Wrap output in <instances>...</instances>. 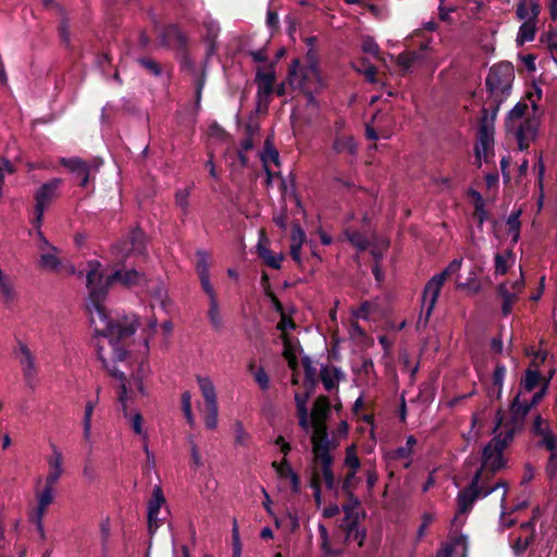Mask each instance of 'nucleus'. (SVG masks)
I'll return each mask as SVG.
<instances>
[{"label":"nucleus","mask_w":557,"mask_h":557,"mask_svg":"<svg viewBox=\"0 0 557 557\" xmlns=\"http://www.w3.org/2000/svg\"><path fill=\"white\" fill-rule=\"evenodd\" d=\"M528 108L527 102L519 101L505 119L506 133L515 137L521 151L528 150L531 143L535 141L539 135L540 122L535 116H527L521 120Z\"/></svg>","instance_id":"obj_1"},{"label":"nucleus","mask_w":557,"mask_h":557,"mask_svg":"<svg viewBox=\"0 0 557 557\" xmlns=\"http://www.w3.org/2000/svg\"><path fill=\"white\" fill-rule=\"evenodd\" d=\"M533 407L527 399H522L521 393H515L508 406L509 419L504 422L505 416L502 408L496 412V429L504 425L505 431L503 434L507 435L508 440H513L516 434L523 431L525 426L527 417Z\"/></svg>","instance_id":"obj_2"},{"label":"nucleus","mask_w":557,"mask_h":557,"mask_svg":"<svg viewBox=\"0 0 557 557\" xmlns=\"http://www.w3.org/2000/svg\"><path fill=\"white\" fill-rule=\"evenodd\" d=\"M99 265L100 263L96 262V265L87 272L86 286L89 289V304L87 308L90 312L95 310L99 320L106 324L107 322H113L109 319L103 306L108 292L113 284H109V276L103 277L99 271Z\"/></svg>","instance_id":"obj_3"},{"label":"nucleus","mask_w":557,"mask_h":557,"mask_svg":"<svg viewBox=\"0 0 557 557\" xmlns=\"http://www.w3.org/2000/svg\"><path fill=\"white\" fill-rule=\"evenodd\" d=\"M148 237L144 230L137 225L132 227L124 236H122L111 247L114 260L119 264L126 263L131 256L144 257L148 256Z\"/></svg>","instance_id":"obj_4"},{"label":"nucleus","mask_w":557,"mask_h":557,"mask_svg":"<svg viewBox=\"0 0 557 557\" xmlns=\"http://www.w3.org/2000/svg\"><path fill=\"white\" fill-rule=\"evenodd\" d=\"M97 334L109 339L113 347V361H124L128 351L124 344L133 337L136 332L134 322H107L101 330L96 327Z\"/></svg>","instance_id":"obj_5"},{"label":"nucleus","mask_w":557,"mask_h":557,"mask_svg":"<svg viewBox=\"0 0 557 557\" xmlns=\"http://www.w3.org/2000/svg\"><path fill=\"white\" fill-rule=\"evenodd\" d=\"M513 440H508L507 435L499 433L495 435L483 448L481 467L476 471L487 472L494 475L496 472L505 468L506 460L504 450Z\"/></svg>","instance_id":"obj_6"},{"label":"nucleus","mask_w":557,"mask_h":557,"mask_svg":"<svg viewBox=\"0 0 557 557\" xmlns=\"http://www.w3.org/2000/svg\"><path fill=\"white\" fill-rule=\"evenodd\" d=\"M515 79L513 65L510 62L494 64L485 78L486 90L490 95L509 97Z\"/></svg>","instance_id":"obj_7"},{"label":"nucleus","mask_w":557,"mask_h":557,"mask_svg":"<svg viewBox=\"0 0 557 557\" xmlns=\"http://www.w3.org/2000/svg\"><path fill=\"white\" fill-rule=\"evenodd\" d=\"M488 110L483 107L482 108V116L479 122L478 129V144L474 146V154L475 160L478 162V166H481V159L484 158L485 162L490 161V157L494 156L493 152V144H494V123L492 120H487Z\"/></svg>","instance_id":"obj_8"},{"label":"nucleus","mask_w":557,"mask_h":557,"mask_svg":"<svg viewBox=\"0 0 557 557\" xmlns=\"http://www.w3.org/2000/svg\"><path fill=\"white\" fill-rule=\"evenodd\" d=\"M449 278L444 271L435 274L424 286L422 297V311L418 320V327L425 326L432 315L433 309L437 302L443 285Z\"/></svg>","instance_id":"obj_9"},{"label":"nucleus","mask_w":557,"mask_h":557,"mask_svg":"<svg viewBox=\"0 0 557 557\" xmlns=\"http://www.w3.org/2000/svg\"><path fill=\"white\" fill-rule=\"evenodd\" d=\"M61 183L62 180L53 178L42 184L35 193V216L32 221L35 228L41 227L45 210L58 198Z\"/></svg>","instance_id":"obj_10"},{"label":"nucleus","mask_w":557,"mask_h":557,"mask_svg":"<svg viewBox=\"0 0 557 557\" xmlns=\"http://www.w3.org/2000/svg\"><path fill=\"white\" fill-rule=\"evenodd\" d=\"M298 65L299 59H293L288 66V82L292 86L299 88L301 92L305 95L307 107L318 108L319 103L314 96V92H317L321 88V79L319 78V83H317L314 82V79H302L298 77Z\"/></svg>","instance_id":"obj_11"},{"label":"nucleus","mask_w":557,"mask_h":557,"mask_svg":"<svg viewBox=\"0 0 557 557\" xmlns=\"http://www.w3.org/2000/svg\"><path fill=\"white\" fill-rule=\"evenodd\" d=\"M147 278L144 272L136 270L135 268L127 269L126 263L119 264L114 260L113 272L109 275V284H120L125 288L145 286Z\"/></svg>","instance_id":"obj_12"},{"label":"nucleus","mask_w":557,"mask_h":557,"mask_svg":"<svg viewBox=\"0 0 557 557\" xmlns=\"http://www.w3.org/2000/svg\"><path fill=\"white\" fill-rule=\"evenodd\" d=\"M312 426L313 433L311 435V443L313 457L333 456L332 450L337 448L338 442L330 437L326 422L318 421V423L312 424Z\"/></svg>","instance_id":"obj_13"},{"label":"nucleus","mask_w":557,"mask_h":557,"mask_svg":"<svg viewBox=\"0 0 557 557\" xmlns=\"http://www.w3.org/2000/svg\"><path fill=\"white\" fill-rule=\"evenodd\" d=\"M530 433L539 437L535 446L545 450H554L557 447V435L550 428L549 421L537 413L531 423Z\"/></svg>","instance_id":"obj_14"},{"label":"nucleus","mask_w":557,"mask_h":557,"mask_svg":"<svg viewBox=\"0 0 557 557\" xmlns=\"http://www.w3.org/2000/svg\"><path fill=\"white\" fill-rule=\"evenodd\" d=\"M60 165L72 173L78 183V186L85 188L88 185L92 172H97L99 165L90 164L79 157L61 158Z\"/></svg>","instance_id":"obj_15"},{"label":"nucleus","mask_w":557,"mask_h":557,"mask_svg":"<svg viewBox=\"0 0 557 557\" xmlns=\"http://www.w3.org/2000/svg\"><path fill=\"white\" fill-rule=\"evenodd\" d=\"M482 480V471H476L468 486L457 495L458 513L466 515L471 511L476 499L480 498L478 482Z\"/></svg>","instance_id":"obj_16"},{"label":"nucleus","mask_w":557,"mask_h":557,"mask_svg":"<svg viewBox=\"0 0 557 557\" xmlns=\"http://www.w3.org/2000/svg\"><path fill=\"white\" fill-rule=\"evenodd\" d=\"M530 9L531 16L520 25L518 30L516 39L518 46H522L525 42L533 41L535 38L536 23L539 20V15L541 13V5L536 0H534L531 1Z\"/></svg>","instance_id":"obj_17"},{"label":"nucleus","mask_w":557,"mask_h":557,"mask_svg":"<svg viewBox=\"0 0 557 557\" xmlns=\"http://www.w3.org/2000/svg\"><path fill=\"white\" fill-rule=\"evenodd\" d=\"M160 39L161 46L173 48L176 51L185 50L189 44L187 35L176 24L165 26L161 32Z\"/></svg>","instance_id":"obj_18"},{"label":"nucleus","mask_w":557,"mask_h":557,"mask_svg":"<svg viewBox=\"0 0 557 557\" xmlns=\"http://www.w3.org/2000/svg\"><path fill=\"white\" fill-rule=\"evenodd\" d=\"M313 458L315 468L318 469L322 481H324L326 490L337 493L338 483L336 482L333 471L334 456H317Z\"/></svg>","instance_id":"obj_19"},{"label":"nucleus","mask_w":557,"mask_h":557,"mask_svg":"<svg viewBox=\"0 0 557 557\" xmlns=\"http://www.w3.org/2000/svg\"><path fill=\"white\" fill-rule=\"evenodd\" d=\"M298 77L302 79H314L319 83L320 74L318 70V53L314 48H309L306 54V64L298 65Z\"/></svg>","instance_id":"obj_20"},{"label":"nucleus","mask_w":557,"mask_h":557,"mask_svg":"<svg viewBox=\"0 0 557 557\" xmlns=\"http://www.w3.org/2000/svg\"><path fill=\"white\" fill-rule=\"evenodd\" d=\"M491 476L492 475H490L488 473H485V474L482 473V480L480 482H478V490L480 492V498H484V497L488 496L490 494H492L493 492H495L497 488L503 487L505 491L502 496L500 506L503 509L502 516H504L506 513L505 509H506V496H507L508 483L505 480H499L494 485H490L488 481H490Z\"/></svg>","instance_id":"obj_21"},{"label":"nucleus","mask_w":557,"mask_h":557,"mask_svg":"<svg viewBox=\"0 0 557 557\" xmlns=\"http://www.w3.org/2000/svg\"><path fill=\"white\" fill-rule=\"evenodd\" d=\"M99 359L102 362L103 368L109 372V374L115 379H117L120 384V392L117 400L122 405V410L125 417H128L126 400H127V387H126V375L124 372L120 371L116 367H110L107 359H104L102 356H99Z\"/></svg>","instance_id":"obj_22"},{"label":"nucleus","mask_w":557,"mask_h":557,"mask_svg":"<svg viewBox=\"0 0 557 557\" xmlns=\"http://www.w3.org/2000/svg\"><path fill=\"white\" fill-rule=\"evenodd\" d=\"M543 384V375L537 369H532L528 367L520 379L519 388L516 393H532L537 386H542Z\"/></svg>","instance_id":"obj_23"},{"label":"nucleus","mask_w":557,"mask_h":557,"mask_svg":"<svg viewBox=\"0 0 557 557\" xmlns=\"http://www.w3.org/2000/svg\"><path fill=\"white\" fill-rule=\"evenodd\" d=\"M468 196L472 199L473 202V218L478 221L479 227H482L484 222L488 220V212L485 209V201L482 195L473 188H469Z\"/></svg>","instance_id":"obj_24"},{"label":"nucleus","mask_w":557,"mask_h":557,"mask_svg":"<svg viewBox=\"0 0 557 557\" xmlns=\"http://www.w3.org/2000/svg\"><path fill=\"white\" fill-rule=\"evenodd\" d=\"M331 411V401L327 396L320 395L313 403L312 411H311V422L312 424L318 423V421H326Z\"/></svg>","instance_id":"obj_25"},{"label":"nucleus","mask_w":557,"mask_h":557,"mask_svg":"<svg viewBox=\"0 0 557 557\" xmlns=\"http://www.w3.org/2000/svg\"><path fill=\"white\" fill-rule=\"evenodd\" d=\"M320 377L324 388L331 392L337 388L338 381L343 377V373L336 367L323 366L320 371Z\"/></svg>","instance_id":"obj_26"},{"label":"nucleus","mask_w":557,"mask_h":557,"mask_svg":"<svg viewBox=\"0 0 557 557\" xmlns=\"http://www.w3.org/2000/svg\"><path fill=\"white\" fill-rule=\"evenodd\" d=\"M497 296L503 299L502 313L504 317L512 312V306L518 300L517 293H511L506 283H500L496 288Z\"/></svg>","instance_id":"obj_27"},{"label":"nucleus","mask_w":557,"mask_h":557,"mask_svg":"<svg viewBox=\"0 0 557 557\" xmlns=\"http://www.w3.org/2000/svg\"><path fill=\"white\" fill-rule=\"evenodd\" d=\"M257 253L260 259L263 260V262L275 270H278L281 268V262L284 259L283 255L275 256L271 249L262 245L261 242L257 245Z\"/></svg>","instance_id":"obj_28"},{"label":"nucleus","mask_w":557,"mask_h":557,"mask_svg":"<svg viewBox=\"0 0 557 557\" xmlns=\"http://www.w3.org/2000/svg\"><path fill=\"white\" fill-rule=\"evenodd\" d=\"M344 235L346 239L359 251H364L370 246L368 237L358 230L346 228L344 231Z\"/></svg>","instance_id":"obj_29"},{"label":"nucleus","mask_w":557,"mask_h":557,"mask_svg":"<svg viewBox=\"0 0 557 557\" xmlns=\"http://www.w3.org/2000/svg\"><path fill=\"white\" fill-rule=\"evenodd\" d=\"M197 383L201 391L205 405L216 403L215 387L209 377L197 376Z\"/></svg>","instance_id":"obj_30"},{"label":"nucleus","mask_w":557,"mask_h":557,"mask_svg":"<svg viewBox=\"0 0 557 557\" xmlns=\"http://www.w3.org/2000/svg\"><path fill=\"white\" fill-rule=\"evenodd\" d=\"M208 319L214 331L221 332L223 330L224 323L220 312L218 299H212L209 301Z\"/></svg>","instance_id":"obj_31"},{"label":"nucleus","mask_w":557,"mask_h":557,"mask_svg":"<svg viewBox=\"0 0 557 557\" xmlns=\"http://www.w3.org/2000/svg\"><path fill=\"white\" fill-rule=\"evenodd\" d=\"M165 504V497L163 495V491L161 486L156 485L152 490L151 498L148 502V513L150 518L160 513V508Z\"/></svg>","instance_id":"obj_32"},{"label":"nucleus","mask_w":557,"mask_h":557,"mask_svg":"<svg viewBox=\"0 0 557 557\" xmlns=\"http://www.w3.org/2000/svg\"><path fill=\"white\" fill-rule=\"evenodd\" d=\"M54 459L49 460L50 472L46 478V484L54 485L60 479L63 469H62V455L59 451H55Z\"/></svg>","instance_id":"obj_33"},{"label":"nucleus","mask_w":557,"mask_h":557,"mask_svg":"<svg viewBox=\"0 0 557 557\" xmlns=\"http://www.w3.org/2000/svg\"><path fill=\"white\" fill-rule=\"evenodd\" d=\"M318 530H319L320 540H321L320 547H321L323 554L326 557L339 556L342 554V549L332 548L331 543H330L329 531H327L326 527L323 523H319Z\"/></svg>","instance_id":"obj_34"},{"label":"nucleus","mask_w":557,"mask_h":557,"mask_svg":"<svg viewBox=\"0 0 557 557\" xmlns=\"http://www.w3.org/2000/svg\"><path fill=\"white\" fill-rule=\"evenodd\" d=\"M421 58L420 52L406 50L397 55L396 64L403 72H408Z\"/></svg>","instance_id":"obj_35"},{"label":"nucleus","mask_w":557,"mask_h":557,"mask_svg":"<svg viewBox=\"0 0 557 557\" xmlns=\"http://www.w3.org/2000/svg\"><path fill=\"white\" fill-rule=\"evenodd\" d=\"M507 369L504 363H496L493 372V386L496 387V400H499L503 395V385L506 377Z\"/></svg>","instance_id":"obj_36"},{"label":"nucleus","mask_w":557,"mask_h":557,"mask_svg":"<svg viewBox=\"0 0 557 557\" xmlns=\"http://www.w3.org/2000/svg\"><path fill=\"white\" fill-rule=\"evenodd\" d=\"M507 99H508L507 96L490 95L488 94V97L486 100V102L488 103V108H486L488 110L487 120H492V122H495L502 103L505 102Z\"/></svg>","instance_id":"obj_37"},{"label":"nucleus","mask_w":557,"mask_h":557,"mask_svg":"<svg viewBox=\"0 0 557 557\" xmlns=\"http://www.w3.org/2000/svg\"><path fill=\"white\" fill-rule=\"evenodd\" d=\"M61 267V260L52 252H42L38 261V268L49 271H58Z\"/></svg>","instance_id":"obj_38"},{"label":"nucleus","mask_w":557,"mask_h":557,"mask_svg":"<svg viewBox=\"0 0 557 557\" xmlns=\"http://www.w3.org/2000/svg\"><path fill=\"white\" fill-rule=\"evenodd\" d=\"M360 524V515H350V517L347 519V516H344L339 528L346 533L345 535V542H348L351 540L354 531L359 527Z\"/></svg>","instance_id":"obj_39"},{"label":"nucleus","mask_w":557,"mask_h":557,"mask_svg":"<svg viewBox=\"0 0 557 557\" xmlns=\"http://www.w3.org/2000/svg\"><path fill=\"white\" fill-rule=\"evenodd\" d=\"M52 492H53V485L46 484L42 492L40 493V495L38 497V519H41L47 507L52 503V500H53Z\"/></svg>","instance_id":"obj_40"},{"label":"nucleus","mask_w":557,"mask_h":557,"mask_svg":"<svg viewBox=\"0 0 557 557\" xmlns=\"http://www.w3.org/2000/svg\"><path fill=\"white\" fill-rule=\"evenodd\" d=\"M180 63H181V70L189 73L190 75L197 74V67L189 54L188 47L185 48V50L177 51Z\"/></svg>","instance_id":"obj_41"},{"label":"nucleus","mask_w":557,"mask_h":557,"mask_svg":"<svg viewBox=\"0 0 557 557\" xmlns=\"http://www.w3.org/2000/svg\"><path fill=\"white\" fill-rule=\"evenodd\" d=\"M333 149L338 153L344 151H347L351 154L355 153L356 145L354 138L350 136L336 137L333 144Z\"/></svg>","instance_id":"obj_42"},{"label":"nucleus","mask_w":557,"mask_h":557,"mask_svg":"<svg viewBox=\"0 0 557 557\" xmlns=\"http://www.w3.org/2000/svg\"><path fill=\"white\" fill-rule=\"evenodd\" d=\"M301 364L305 372V383L317 385V369L314 368L312 360L308 356H304L301 358Z\"/></svg>","instance_id":"obj_43"},{"label":"nucleus","mask_w":557,"mask_h":557,"mask_svg":"<svg viewBox=\"0 0 557 557\" xmlns=\"http://www.w3.org/2000/svg\"><path fill=\"white\" fill-rule=\"evenodd\" d=\"M205 424L207 429L214 430L218 425V403L205 405Z\"/></svg>","instance_id":"obj_44"},{"label":"nucleus","mask_w":557,"mask_h":557,"mask_svg":"<svg viewBox=\"0 0 557 557\" xmlns=\"http://www.w3.org/2000/svg\"><path fill=\"white\" fill-rule=\"evenodd\" d=\"M137 63L150 75L160 76L162 74L161 65L153 59L140 57L137 59Z\"/></svg>","instance_id":"obj_45"},{"label":"nucleus","mask_w":557,"mask_h":557,"mask_svg":"<svg viewBox=\"0 0 557 557\" xmlns=\"http://www.w3.org/2000/svg\"><path fill=\"white\" fill-rule=\"evenodd\" d=\"M97 401L89 400L85 406L83 426H84V438L89 440L91 431V417L95 410Z\"/></svg>","instance_id":"obj_46"},{"label":"nucleus","mask_w":557,"mask_h":557,"mask_svg":"<svg viewBox=\"0 0 557 557\" xmlns=\"http://www.w3.org/2000/svg\"><path fill=\"white\" fill-rule=\"evenodd\" d=\"M534 542L533 535H528L524 539L518 536L511 544V549L516 557H521L525 550L532 545Z\"/></svg>","instance_id":"obj_47"},{"label":"nucleus","mask_w":557,"mask_h":557,"mask_svg":"<svg viewBox=\"0 0 557 557\" xmlns=\"http://www.w3.org/2000/svg\"><path fill=\"white\" fill-rule=\"evenodd\" d=\"M263 165L272 161L275 165L280 164V154L275 147L272 146L270 138L264 141V151L261 156Z\"/></svg>","instance_id":"obj_48"},{"label":"nucleus","mask_w":557,"mask_h":557,"mask_svg":"<svg viewBox=\"0 0 557 557\" xmlns=\"http://www.w3.org/2000/svg\"><path fill=\"white\" fill-rule=\"evenodd\" d=\"M347 498V502L342 506V509L347 516V519L350 517V515H360L356 511L361 505L359 498L354 493H346L344 494Z\"/></svg>","instance_id":"obj_49"},{"label":"nucleus","mask_w":557,"mask_h":557,"mask_svg":"<svg viewBox=\"0 0 557 557\" xmlns=\"http://www.w3.org/2000/svg\"><path fill=\"white\" fill-rule=\"evenodd\" d=\"M0 296L5 305L14 301L16 293L9 277L0 282Z\"/></svg>","instance_id":"obj_50"},{"label":"nucleus","mask_w":557,"mask_h":557,"mask_svg":"<svg viewBox=\"0 0 557 557\" xmlns=\"http://www.w3.org/2000/svg\"><path fill=\"white\" fill-rule=\"evenodd\" d=\"M357 483V471L348 470L341 484H338V488L342 491L343 494L354 493Z\"/></svg>","instance_id":"obj_51"},{"label":"nucleus","mask_w":557,"mask_h":557,"mask_svg":"<svg viewBox=\"0 0 557 557\" xmlns=\"http://www.w3.org/2000/svg\"><path fill=\"white\" fill-rule=\"evenodd\" d=\"M547 451L549 455L545 465V474L549 481H553L557 475V447Z\"/></svg>","instance_id":"obj_52"},{"label":"nucleus","mask_w":557,"mask_h":557,"mask_svg":"<svg viewBox=\"0 0 557 557\" xmlns=\"http://www.w3.org/2000/svg\"><path fill=\"white\" fill-rule=\"evenodd\" d=\"M256 81L258 84H274L276 81V75L274 71V62L269 64V71L265 72L262 69H258L256 73Z\"/></svg>","instance_id":"obj_53"},{"label":"nucleus","mask_w":557,"mask_h":557,"mask_svg":"<svg viewBox=\"0 0 557 557\" xmlns=\"http://www.w3.org/2000/svg\"><path fill=\"white\" fill-rule=\"evenodd\" d=\"M59 36L62 44L70 48L71 46V33H70V21L69 17L64 14L59 25Z\"/></svg>","instance_id":"obj_54"},{"label":"nucleus","mask_w":557,"mask_h":557,"mask_svg":"<svg viewBox=\"0 0 557 557\" xmlns=\"http://www.w3.org/2000/svg\"><path fill=\"white\" fill-rule=\"evenodd\" d=\"M274 84H259L257 91L258 110H261V101L264 98V110L268 109L269 96L273 92Z\"/></svg>","instance_id":"obj_55"},{"label":"nucleus","mask_w":557,"mask_h":557,"mask_svg":"<svg viewBox=\"0 0 557 557\" xmlns=\"http://www.w3.org/2000/svg\"><path fill=\"white\" fill-rule=\"evenodd\" d=\"M345 466L349 468L351 471H358L360 467V459L356 453V448L354 445L347 447L346 456H345Z\"/></svg>","instance_id":"obj_56"},{"label":"nucleus","mask_w":557,"mask_h":557,"mask_svg":"<svg viewBox=\"0 0 557 557\" xmlns=\"http://www.w3.org/2000/svg\"><path fill=\"white\" fill-rule=\"evenodd\" d=\"M196 256H197L196 271H197L198 276L209 275L208 253L206 251L198 250Z\"/></svg>","instance_id":"obj_57"},{"label":"nucleus","mask_w":557,"mask_h":557,"mask_svg":"<svg viewBox=\"0 0 557 557\" xmlns=\"http://www.w3.org/2000/svg\"><path fill=\"white\" fill-rule=\"evenodd\" d=\"M190 195L189 188L180 189L175 193V203L182 209L184 214L188 212V198Z\"/></svg>","instance_id":"obj_58"},{"label":"nucleus","mask_w":557,"mask_h":557,"mask_svg":"<svg viewBox=\"0 0 557 557\" xmlns=\"http://www.w3.org/2000/svg\"><path fill=\"white\" fill-rule=\"evenodd\" d=\"M307 236L304 228L298 222H294L292 225L290 244L301 245L305 243Z\"/></svg>","instance_id":"obj_59"},{"label":"nucleus","mask_w":557,"mask_h":557,"mask_svg":"<svg viewBox=\"0 0 557 557\" xmlns=\"http://www.w3.org/2000/svg\"><path fill=\"white\" fill-rule=\"evenodd\" d=\"M235 443L237 445L246 446L249 434L245 431L244 425L240 421H236L234 424Z\"/></svg>","instance_id":"obj_60"},{"label":"nucleus","mask_w":557,"mask_h":557,"mask_svg":"<svg viewBox=\"0 0 557 557\" xmlns=\"http://www.w3.org/2000/svg\"><path fill=\"white\" fill-rule=\"evenodd\" d=\"M458 288H467L471 294H479L481 292V283L475 280V273L471 272L470 277L466 283L458 284Z\"/></svg>","instance_id":"obj_61"},{"label":"nucleus","mask_w":557,"mask_h":557,"mask_svg":"<svg viewBox=\"0 0 557 557\" xmlns=\"http://www.w3.org/2000/svg\"><path fill=\"white\" fill-rule=\"evenodd\" d=\"M21 351L24 357L22 360V363L25 364L24 373L26 376H29L32 370L34 369V359H33L32 352L25 345L21 346Z\"/></svg>","instance_id":"obj_62"},{"label":"nucleus","mask_w":557,"mask_h":557,"mask_svg":"<svg viewBox=\"0 0 557 557\" xmlns=\"http://www.w3.org/2000/svg\"><path fill=\"white\" fill-rule=\"evenodd\" d=\"M255 381L262 391H267L270 385V379L265 370L260 367L253 372Z\"/></svg>","instance_id":"obj_63"},{"label":"nucleus","mask_w":557,"mask_h":557,"mask_svg":"<svg viewBox=\"0 0 557 557\" xmlns=\"http://www.w3.org/2000/svg\"><path fill=\"white\" fill-rule=\"evenodd\" d=\"M548 383L547 382H543L542 386L540 387L539 391H536L532 397L528 400L529 404L535 408L540 405V403L544 399V397L546 396L547 392H548Z\"/></svg>","instance_id":"obj_64"}]
</instances>
